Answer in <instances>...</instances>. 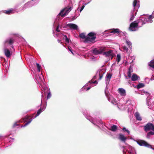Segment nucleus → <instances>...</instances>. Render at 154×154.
Here are the masks:
<instances>
[{"mask_svg": "<svg viewBox=\"0 0 154 154\" xmlns=\"http://www.w3.org/2000/svg\"><path fill=\"white\" fill-rule=\"evenodd\" d=\"M71 10V7H68L63 9L59 14V15H61L62 17H64Z\"/></svg>", "mask_w": 154, "mask_h": 154, "instance_id": "obj_1", "label": "nucleus"}, {"mask_svg": "<svg viewBox=\"0 0 154 154\" xmlns=\"http://www.w3.org/2000/svg\"><path fill=\"white\" fill-rule=\"evenodd\" d=\"M139 22L137 21H135L131 23L129 27V29L131 31H134L136 30V28L138 26Z\"/></svg>", "mask_w": 154, "mask_h": 154, "instance_id": "obj_2", "label": "nucleus"}, {"mask_svg": "<svg viewBox=\"0 0 154 154\" xmlns=\"http://www.w3.org/2000/svg\"><path fill=\"white\" fill-rule=\"evenodd\" d=\"M144 129L146 132L150 130L154 131V125L152 123H148L144 126Z\"/></svg>", "mask_w": 154, "mask_h": 154, "instance_id": "obj_3", "label": "nucleus"}, {"mask_svg": "<svg viewBox=\"0 0 154 154\" xmlns=\"http://www.w3.org/2000/svg\"><path fill=\"white\" fill-rule=\"evenodd\" d=\"M137 143L140 146H144L149 148L151 147V145L149 144L146 141L143 140H139L137 141Z\"/></svg>", "mask_w": 154, "mask_h": 154, "instance_id": "obj_4", "label": "nucleus"}, {"mask_svg": "<svg viewBox=\"0 0 154 154\" xmlns=\"http://www.w3.org/2000/svg\"><path fill=\"white\" fill-rule=\"evenodd\" d=\"M103 55H105L106 57H111V59H112L113 57V51L110 50L108 51L104 52L103 53Z\"/></svg>", "mask_w": 154, "mask_h": 154, "instance_id": "obj_5", "label": "nucleus"}, {"mask_svg": "<svg viewBox=\"0 0 154 154\" xmlns=\"http://www.w3.org/2000/svg\"><path fill=\"white\" fill-rule=\"evenodd\" d=\"M96 38V37H90L87 36L85 39V40L84 42H92Z\"/></svg>", "mask_w": 154, "mask_h": 154, "instance_id": "obj_6", "label": "nucleus"}, {"mask_svg": "<svg viewBox=\"0 0 154 154\" xmlns=\"http://www.w3.org/2000/svg\"><path fill=\"white\" fill-rule=\"evenodd\" d=\"M104 51V49L103 48H100L98 50L95 48L93 50V53L97 55L101 54Z\"/></svg>", "mask_w": 154, "mask_h": 154, "instance_id": "obj_7", "label": "nucleus"}, {"mask_svg": "<svg viewBox=\"0 0 154 154\" xmlns=\"http://www.w3.org/2000/svg\"><path fill=\"white\" fill-rule=\"evenodd\" d=\"M67 26L71 29L77 30L78 29L77 26L73 23L68 24L67 25Z\"/></svg>", "mask_w": 154, "mask_h": 154, "instance_id": "obj_8", "label": "nucleus"}, {"mask_svg": "<svg viewBox=\"0 0 154 154\" xmlns=\"http://www.w3.org/2000/svg\"><path fill=\"white\" fill-rule=\"evenodd\" d=\"M154 18V11L153 12L152 14L149 16L147 19H145L144 21H147L148 23H151L152 22V20H151V18Z\"/></svg>", "mask_w": 154, "mask_h": 154, "instance_id": "obj_9", "label": "nucleus"}, {"mask_svg": "<svg viewBox=\"0 0 154 154\" xmlns=\"http://www.w3.org/2000/svg\"><path fill=\"white\" fill-rule=\"evenodd\" d=\"M108 100L109 101L111 102L112 103L116 105L117 104V102L116 99L111 96L109 97Z\"/></svg>", "mask_w": 154, "mask_h": 154, "instance_id": "obj_10", "label": "nucleus"}, {"mask_svg": "<svg viewBox=\"0 0 154 154\" xmlns=\"http://www.w3.org/2000/svg\"><path fill=\"white\" fill-rule=\"evenodd\" d=\"M4 53L5 55L7 57H10L11 55L10 51L7 48L4 49Z\"/></svg>", "mask_w": 154, "mask_h": 154, "instance_id": "obj_11", "label": "nucleus"}, {"mask_svg": "<svg viewBox=\"0 0 154 154\" xmlns=\"http://www.w3.org/2000/svg\"><path fill=\"white\" fill-rule=\"evenodd\" d=\"M119 139L122 141L125 142V140L127 139V138L122 134H120L119 135Z\"/></svg>", "mask_w": 154, "mask_h": 154, "instance_id": "obj_12", "label": "nucleus"}, {"mask_svg": "<svg viewBox=\"0 0 154 154\" xmlns=\"http://www.w3.org/2000/svg\"><path fill=\"white\" fill-rule=\"evenodd\" d=\"M111 30L110 32V33L119 34L122 32L119 29H112Z\"/></svg>", "mask_w": 154, "mask_h": 154, "instance_id": "obj_13", "label": "nucleus"}, {"mask_svg": "<svg viewBox=\"0 0 154 154\" xmlns=\"http://www.w3.org/2000/svg\"><path fill=\"white\" fill-rule=\"evenodd\" d=\"M140 77L135 73L133 74L131 79L132 81H135L137 80Z\"/></svg>", "mask_w": 154, "mask_h": 154, "instance_id": "obj_14", "label": "nucleus"}, {"mask_svg": "<svg viewBox=\"0 0 154 154\" xmlns=\"http://www.w3.org/2000/svg\"><path fill=\"white\" fill-rule=\"evenodd\" d=\"M119 93L122 96H125V91L122 88H119L118 89Z\"/></svg>", "mask_w": 154, "mask_h": 154, "instance_id": "obj_15", "label": "nucleus"}, {"mask_svg": "<svg viewBox=\"0 0 154 154\" xmlns=\"http://www.w3.org/2000/svg\"><path fill=\"white\" fill-rule=\"evenodd\" d=\"M14 40L12 38H10L9 40H7L5 41V43L6 44L7 43H8L10 45L12 44L14 42Z\"/></svg>", "mask_w": 154, "mask_h": 154, "instance_id": "obj_16", "label": "nucleus"}, {"mask_svg": "<svg viewBox=\"0 0 154 154\" xmlns=\"http://www.w3.org/2000/svg\"><path fill=\"white\" fill-rule=\"evenodd\" d=\"M135 115L137 120L139 121L142 120V119L140 116V114L138 112H136L135 113Z\"/></svg>", "mask_w": 154, "mask_h": 154, "instance_id": "obj_17", "label": "nucleus"}, {"mask_svg": "<svg viewBox=\"0 0 154 154\" xmlns=\"http://www.w3.org/2000/svg\"><path fill=\"white\" fill-rule=\"evenodd\" d=\"M117 130V126L115 125H113L111 127V130L113 131H115Z\"/></svg>", "mask_w": 154, "mask_h": 154, "instance_id": "obj_18", "label": "nucleus"}, {"mask_svg": "<svg viewBox=\"0 0 154 154\" xmlns=\"http://www.w3.org/2000/svg\"><path fill=\"white\" fill-rule=\"evenodd\" d=\"M79 37L82 39H85L87 36H85V33H82L79 35Z\"/></svg>", "mask_w": 154, "mask_h": 154, "instance_id": "obj_19", "label": "nucleus"}, {"mask_svg": "<svg viewBox=\"0 0 154 154\" xmlns=\"http://www.w3.org/2000/svg\"><path fill=\"white\" fill-rule=\"evenodd\" d=\"M144 86H145V85L144 84L140 83L138 85H137V88L139 89L140 88H141L144 87Z\"/></svg>", "mask_w": 154, "mask_h": 154, "instance_id": "obj_20", "label": "nucleus"}, {"mask_svg": "<svg viewBox=\"0 0 154 154\" xmlns=\"http://www.w3.org/2000/svg\"><path fill=\"white\" fill-rule=\"evenodd\" d=\"M43 109L42 108H40L38 111L37 112L35 116V117L38 116L42 112Z\"/></svg>", "mask_w": 154, "mask_h": 154, "instance_id": "obj_21", "label": "nucleus"}, {"mask_svg": "<svg viewBox=\"0 0 154 154\" xmlns=\"http://www.w3.org/2000/svg\"><path fill=\"white\" fill-rule=\"evenodd\" d=\"M112 75L110 74V73L107 74L106 76V81H108V80H109V79H111L112 77Z\"/></svg>", "mask_w": 154, "mask_h": 154, "instance_id": "obj_22", "label": "nucleus"}, {"mask_svg": "<svg viewBox=\"0 0 154 154\" xmlns=\"http://www.w3.org/2000/svg\"><path fill=\"white\" fill-rule=\"evenodd\" d=\"M95 34L94 32H91L89 33L87 36L90 37H96L94 36Z\"/></svg>", "mask_w": 154, "mask_h": 154, "instance_id": "obj_23", "label": "nucleus"}, {"mask_svg": "<svg viewBox=\"0 0 154 154\" xmlns=\"http://www.w3.org/2000/svg\"><path fill=\"white\" fill-rule=\"evenodd\" d=\"M64 37L63 38V39L65 40V41L66 42L69 43V40L67 37V36L66 35H64Z\"/></svg>", "mask_w": 154, "mask_h": 154, "instance_id": "obj_24", "label": "nucleus"}, {"mask_svg": "<svg viewBox=\"0 0 154 154\" xmlns=\"http://www.w3.org/2000/svg\"><path fill=\"white\" fill-rule=\"evenodd\" d=\"M101 71H100L99 73V79L100 80L103 77V73H102Z\"/></svg>", "mask_w": 154, "mask_h": 154, "instance_id": "obj_25", "label": "nucleus"}, {"mask_svg": "<svg viewBox=\"0 0 154 154\" xmlns=\"http://www.w3.org/2000/svg\"><path fill=\"white\" fill-rule=\"evenodd\" d=\"M126 44H127V45L129 46L130 48H131V47H132L131 43L130 41H127V40L126 41Z\"/></svg>", "mask_w": 154, "mask_h": 154, "instance_id": "obj_26", "label": "nucleus"}, {"mask_svg": "<svg viewBox=\"0 0 154 154\" xmlns=\"http://www.w3.org/2000/svg\"><path fill=\"white\" fill-rule=\"evenodd\" d=\"M20 122H15L13 125V128H14L16 126L19 125V123H20Z\"/></svg>", "mask_w": 154, "mask_h": 154, "instance_id": "obj_27", "label": "nucleus"}, {"mask_svg": "<svg viewBox=\"0 0 154 154\" xmlns=\"http://www.w3.org/2000/svg\"><path fill=\"white\" fill-rule=\"evenodd\" d=\"M149 65L150 67L154 68V61H151Z\"/></svg>", "mask_w": 154, "mask_h": 154, "instance_id": "obj_28", "label": "nucleus"}, {"mask_svg": "<svg viewBox=\"0 0 154 154\" xmlns=\"http://www.w3.org/2000/svg\"><path fill=\"white\" fill-rule=\"evenodd\" d=\"M121 60V56L119 54L117 55V62L119 63Z\"/></svg>", "mask_w": 154, "mask_h": 154, "instance_id": "obj_29", "label": "nucleus"}, {"mask_svg": "<svg viewBox=\"0 0 154 154\" xmlns=\"http://www.w3.org/2000/svg\"><path fill=\"white\" fill-rule=\"evenodd\" d=\"M133 71V69L131 66L129 67L128 70V72L131 73Z\"/></svg>", "mask_w": 154, "mask_h": 154, "instance_id": "obj_30", "label": "nucleus"}, {"mask_svg": "<svg viewBox=\"0 0 154 154\" xmlns=\"http://www.w3.org/2000/svg\"><path fill=\"white\" fill-rule=\"evenodd\" d=\"M122 130L123 131H126L128 134L130 133V131L128 129H126L125 127L123 128Z\"/></svg>", "mask_w": 154, "mask_h": 154, "instance_id": "obj_31", "label": "nucleus"}, {"mask_svg": "<svg viewBox=\"0 0 154 154\" xmlns=\"http://www.w3.org/2000/svg\"><path fill=\"white\" fill-rule=\"evenodd\" d=\"M5 12L6 14H11L12 12V11L11 10H9L8 11H5Z\"/></svg>", "mask_w": 154, "mask_h": 154, "instance_id": "obj_32", "label": "nucleus"}, {"mask_svg": "<svg viewBox=\"0 0 154 154\" xmlns=\"http://www.w3.org/2000/svg\"><path fill=\"white\" fill-rule=\"evenodd\" d=\"M124 51L127 52L128 50V48L126 46H124L122 47Z\"/></svg>", "mask_w": 154, "mask_h": 154, "instance_id": "obj_33", "label": "nucleus"}, {"mask_svg": "<svg viewBox=\"0 0 154 154\" xmlns=\"http://www.w3.org/2000/svg\"><path fill=\"white\" fill-rule=\"evenodd\" d=\"M36 64L37 67V68H38V71L40 72V69H41V66L38 63H36Z\"/></svg>", "mask_w": 154, "mask_h": 154, "instance_id": "obj_34", "label": "nucleus"}, {"mask_svg": "<svg viewBox=\"0 0 154 154\" xmlns=\"http://www.w3.org/2000/svg\"><path fill=\"white\" fill-rule=\"evenodd\" d=\"M137 2V0H134L133 3V6L134 7H135L136 6Z\"/></svg>", "mask_w": 154, "mask_h": 154, "instance_id": "obj_35", "label": "nucleus"}, {"mask_svg": "<svg viewBox=\"0 0 154 154\" xmlns=\"http://www.w3.org/2000/svg\"><path fill=\"white\" fill-rule=\"evenodd\" d=\"M51 94L50 92H49L47 95V99H48L51 98Z\"/></svg>", "mask_w": 154, "mask_h": 154, "instance_id": "obj_36", "label": "nucleus"}, {"mask_svg": "<svg viewBox=\"0 0 154 154\" xmlns=\"http://www.w3.org/2000/svg\"><path fill=\"white\" fill-rule=\"evenodd\" d=\"M154 135V132L152 131L149 132L147 133L148 136H149L150 135Z\"/></svg>", "mask_w": 154, "mask_h": 154, "instance_id": "obj_37", "label": "nucleus"}, {"mask_svg": "<svg viewBox=\"0 0 154 154\" xmlns=\"http://www.w3.org/2000/svg\"><path fill=\"white\" fill-rule=\"evenodd\" d=\"M32 121V120L31 119H30V120L28 122H26V123L25 124V125H24V127H25L26 125H27L28 124H29Z\"/></svg>", "mask_w": 154, "mask_h": 154, "instance_id": "obj_38", "label": "nucleus"}, {"mask_svg": "<svg viewBox=\"0 0 154 154\" xmlns=\"http://www.w3.org/2000/svg\"><path fill=\"white\" fill-rule=\"evenodd\" d=\"M59 26H57L56 29V31L58 32H60V30L59 29Z\"/></svg>", "mask_w": 154, "mask_h": 154, "instance_id": "obj_39", "label": "nucleus"}, {"mask_svg": "<svg viewBox=\"0 0 154 154\" xmlns=\"http://www.w3.org/2000/svg\"><path fill=\"white\" fill-rule=\"evenodd\" d=\"M29 117V116H26L23 119V120H24L25 119H28Z\"/></svg>", "mask_w": 154, "mask_h": 154, "instance_id": "obj_40", "label": "nucleus"}, {"mask_svg": "<svg viewBox=\"0 0 154 154\" xmlns=\"http://www.w3.org/2000/svg\"><path fill=\"white\" fill-rule=\"evenodd\" d=\"M128 76L130 78L131 77V73L128 72Z\"/></svg>", "mask_w": 154, "mask_h": 154, "instance_id": "obj_41", "label": "nucleus"}, {"mask_svg": "<svg viewBox=\"0 0 154 154\" xmlns=\"http://www.w3.org/2000/svg\"><path fill=\"white\" fill-rule=\"evenodd\" d=\"M85 7V6L84 5H83L82 7H81L80 10V11H82V10H83V9H84V8Z\"/></svg>", "mask_w": 154, "mask_h": 154, "instance_id": "obj_42", "label": "nucleus"}, {"mask_svg": "<svg viewBox=\"0 0 154 154\" xmlns=\"http://www.w3.org/2000/svg\"><path fill=\"white\" fill-rule=\"evenodd\" d=\"M134 15H132L131 17L130 18V21L134 19Z\"/></svg>", "mask_w": 154, "mask_h": 154, "instance_id": "obj_43", "label": "nucleus"}, {"mask_svg": "<svg viewBox=\"0 0 154 154\" xmlns=\"http://www.w3.org/2000/svg\"><path fill=\"white\" fill-rule=\"evenodd\" d=\"M98 83V82L97 80H95L94 82H92V83L94 84H97Z\"/></svg>", "mask_w": 154, "mask_h": 154, "instance_id": "obj_44", "label": "nucleus"}, {"mask_svg": "<svg viewBox=\"0 0 154 154\" xmlns=\"http://www.w3.org/2000/svg\"><path fill=\"white\" fill-rule=\"evenodd\" d=\"M68 49H69V50L72 52V53H73L72 52V51H71V47L70 48H69V47H68Z\"/></svg>", "mask_w": 154, "mask_h": 154, "instance_id": "obj_45", "label": "nucleus"}, {"mask_svg": "<svg viewBox=\"0 0 154 154\" xmlns=\"http://www.w3.org/2000/svg\"><path fill=\"white\" fill-rule=\"evenodd\" d=\"M91 88V87H89L88 88H87V89L86 90L87 91H88V90H89Z\"/></svg>", "mask_w": 154, "mask_h": 154, "instance_id": "obj_46", "label": "nucleus"}, {"mask_svg": "<svg viewBox=\"0 0 154 154\" xmlns=\"http://www.w3.org/2000/svg\"><path fill=\"white\" fill-rule=\"evenodd\" d=\"M96 76L95 75L93 77V79H96Z\"/></svg>", "mask_w": 154, "mask_h": 154, "instance_id": "obj_47", "label": "nucleus"}, {"mask_svg": "<svg viewBox=\"0 0 154 154\" xmlns=\"http://www.w3.org/2000/svg\"><path fill=\"white\" fill-rule=\"evenodd\" d=\"M58 42H61V40H60L58 39Z\"/></svg>", "mask_w": 154, "mask_h": 154, "instance_id": "obj_48", "label": "nucleus"}, {"mask_svg": "<svg viewBox=\"0 0 154 154\" xmlns=\"http://www.w3.org/2000/svg\"><path fill=\"white\" fill-rule=\"evenodd\" d=\"M149 148H150L151 149H153L154 150V148L152 147L151 146V147H150Z\"/></svg>", "mask_w": 154, "mask_h": 154, "instance_id": "obj_49", "label": "nucleus"}, {"mask_svg": "<svg viewBox=\"0 0 154 154\" xmlns=\"http://www.w3.org/2000/svg\"><path fill=\"white\" fill-rule=\"evenodd\" d=\"M125 78L126 79H128V76H125Z\"/></svg>", "mask_w": 154, "mask_h": 154, "instance_id": "obj_50", "label": "nucleus"}]
</instances>
